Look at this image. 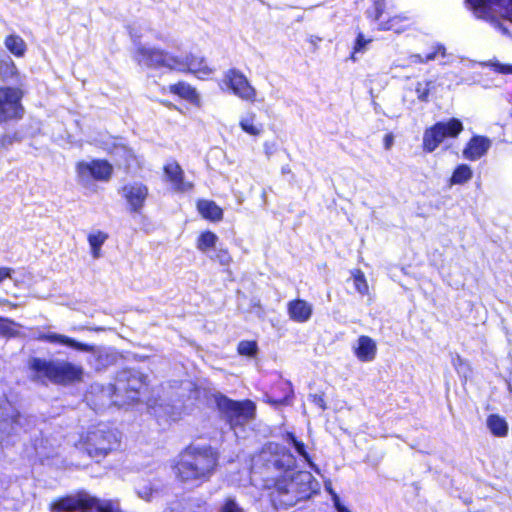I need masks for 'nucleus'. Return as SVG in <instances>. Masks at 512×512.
I'll use <instances>...</instances> for the list:
<instances>
[{
  "label": "nucleus",
  "instance_id": "nucleus-26",
  "mask_svg": "<svg viewBox=\"0 0 512 512\" xmlns=\"http://www.w3.org/2000/svg\"><path fill=\"white\" fill-rule=\"evenodd\" d=\"M197 208L202 217L210 221H220L223 217L222 209L213 201L200 200Z\"/></svg>",
  "mask_w": 512,
  "mask_h": 512
},
{
  "label": "nucleus",
  "instance_id": "nucleus-23",
  "mask_svg": "<svg viewBox=\"0 0 512 512\" xmlns=\"http://www.w3.org/2000/svg\"><path fill=\"white\" fill-rule=\"evenodd\" d=\"M461 130H426L423 137L424 149L434 151L446 137H456Z\"/></svg>",
  "mask_w": 512,
  "mask_h": 512
},
{
  "label": "nucleus",
  "instance_id": "nucleus-55",
  "mask_svg": "<svg viewBox=\"0 0 512 512\" xmlns=\"http://www.w3.org/2000/svg\"><path fill=\"white\" fill-rule=\"evenodd\" d=\"M290 172H291V170H290V168L288 166L282 167V173L283 174L290 173Z\"/></svg>",
  "mask_w": 512,
  "mask_h": 512
},
{
  "label": "nucleus",
  "instance_id": "nucleus-57",
  "mask_svg": "<svg viewBox=\"0 0 512 512\" xmlns=\"http://www.w3.org/2000/svg\"><path fill=\"white\" fill-rule=\"evenodd\" d=\"M326 490H327V491L330 493V495L332 496V492H334V491H333V489H332L331 487L326 486Z\"/></svg>",
  "mask_w": 512,
  "mask_h": 512
},
{
  "label": "nucleus",
  "instance_id": "nucleus-8",
  "mask_svg": "<svg viewBox=\"0 0 512 512\" xmlns=\"http://www.w3.org/2000/svg\"><path fill=\"white\" fill-rule=\"evenodd\" d=\"M23 96L24 91L19 86H0V124L23 118Z\"/></svg>",
  "mask_w": 512,
  "mask_h": 512
},
{
  "label": "nucleus",
  "instance_id": "nucleus-30",
  "mask_svg": "<svg viewBox=\"0 0 512 512\" xmlns=\"http://www.w3.org/2000/svg\"><path fill=\"white\" fill-rule=\"evenodd\" d=\"M472 176V169L466 164H461L457 166L456 169L454 170L450 179V183L451 185L464 184L468 182L472 178Z\"/></svg>",
  "mask_w": 512,
  "mask_h": 512
},
{
  "label": "nucleus",
  "instance_id": "nucleus-22",
  "mask_svg": "<svg viewBox=\"0 0 512 512\" xmlns=\"http://www.w3.org/2000/svg\"><path fill=\"white\" fill-rule=\"evenodd\" d=\"M167 89L169 93L193 105H198L200 102L196 89L185 81H178L174 84H170Z\"/></svg>",
  "mask_w": 512,
  "mask_h": 512
},
{
  "label": "nucleus",
  "instance_id": "nucleus-11",
  "mask_svg": "<svg viewBox=\"0 0 512 512\" xmlns=\"http://www.w3.org/2000/svg\"><path fill=\"white\" fill-rule=\"evenodd\" d=\"M115 389L125 393L126 403L136 402L147 389L146 377L137 371L124 372L122 378L117 381Z\"/></svg>",
  "mask_w": 512,
  "mask_h": 512
},
{
  "label": "nucleus",
  "instance_id": "nucleus-1",
  "mask_svg": "<svg viewBox=\"0 0 512 512\" xmlns=\"http://www.w3.org/2000/svg\"><path fill=\"white\" fill-rule=\"evenodd\" d=\"M263 466L268 473L274 471L281 475L270 479L273 484H267L271 490L270 498L275 508H288L299 501L306 500L315 492L316 482L311 473L294 472L295 458L284 447L276 443L267 444L253 458V468Z\"/></svg>",
  "mask_w": 512,
  "mask_h": 512
},
{
  "label": "nucleus",
  "instance_id": "nucleus-16",
  "mask_svg": "<svg viewBox=\"0 0 512 512\" xmlns=\"http://www.w3.org/2000/svg\"><path fill=\"white\" fill-rule=\"evenodd\" d=\"M37 339L40 341L49 342L52 344H60V345H66L73 349L83 351V352H93L94 346L86 343H81L76 341L73 338H70L63 334H58L54 332H47V333H40L37 336Z\"/></svg>",
  "mask_w": 512,
  "mask_h": 512
},
{
  "label": "nucleus",
  "instance_id": "nucleus-41",
  "mask_svg": "<svg viewBox=\"0 0 512 512\" xmlns=\"http://www.w3.org/2000/svg\"><path fill=\"white\" fill-rule=\"evenodd\" d=\"M0 332L5 335H13L16 333L14 322L0 318Z\"/></svg>",
  "mask_w": 512,
  "mask_h": 512
},
{
  "label": "nucleus",
  "instance_id": "nucleus-31",
  "mask_svg": "<svg viewBox=\"0 0 512 512\" xmlns=\"http://www.w3.org/2000/svg\"><path fill=\"white\" fill-rule=\"evenodd\" d=\"M386 9V0H371V6L366 9L365 15L370 21H379Z\"/></svg>",
  "mask_w": 512,
  "mask_h": 512
},
{
  "label": "nucleus",
  "instance_id": "nucleus-33",
  "mask_svg": "<svg viewBox=\"0 0 512 512\" xmlns=\"http://www.w3.org/2000/svg\"><path fill=\"white\" fill-rule=\"evenodd\" d=\"M434 88L432 80L419 81L416 83L415 92L420 102H428L431 90Z\"/></svg>",
  "mask_w": 512,
  "mask_h": 512
},
{
  "label": "nucleus",
  "instance_id": "nucleus-52",
  "mask_svg": "<svg viewBox=\"0 0 512 512\" xmlns=\"http://www.w3.org/2000/svg\"><path fill=\"white\" fill-rule=\"evenodd\" d=\"M308 41L313 46V49L316 50L318 47V43L322 41V38L319 36L312 35L309 37Z\"/></svg>",
  "mask_w": 512,
  "mask_h": 512
},
{
  "label": "nucleus",
  "instance_id": "nucleus-40",
  "mask_svg": "<svg viewBox=\"0 0 512 512\" xmlns=\"http://www.w3.org/2000/svg\"><path fill=\"white\" fill-rule=\"evenodd\" d=\"M488 65L496 73L504 75L512 74V65L510 64H503L498 61H494L490 62Z\"/></svg>",
  "mask_w": 512,
  "mask_h": 512
},
{
  "label": "nucleus",
  "instance_id": "nucleus-45",
  "mask_svg": "<svg viewBox=\"0 0 512 512\" xmlns=\"http://www.w3.org/2000/svg\"><path fill=\"white\" fill-rule=\"evenodd\" d=\"M241 128H255V114L249 113L239 122Z\"/></svg>",
  "mask_w": 512,
  "mask_h": 512
},
{
  "label": "nucleus",
  "instance_id": "nucleus-48",
  "mask_svg": "<svg viewBox=\"0 0 512 512\" xmlns=\"http://www.w3.org/2000/svg\"><path fill=\"white\" fill-rule=\"evenodd\" d=\"M332 501L337 512H347L348 509L341 503V500L336 492H332Z\"/></svg>",
  "mask_w": 512,
  "mask_h": 512
},
{
  "label": "nucleus",
  "instance_id": "nucleus-3",
  "mask_svg": "<svg viewBox=\"0 0 512 512\" xmlns=\"http://www.w3.org/2000/svg\"><path fill=\"white\" fill-rule=\"evenodd\" d=\"M30 377L34 381L56 384H67L80 381L83 377V368L63 359H44L32 357L28 360Z\"/></svg>",
  "mask_w": 512,
  "mask_h": 512
},
{
  "label": "nucleus",
  "instance_id": "nucleus-44",
  "mask_svg": "<svg viewBox=\"0 0 512 512\" xmlns=\"http://www.w3.org/2000/svg\"><path fill=\"white\" fill-rule=\"evenodd\" d=\"M18 138L16 137V133H5L0 138V148H7L9 145H11L14 141H17Z\"/></svg>",
  "mask_w": 512,
  "mask_h": 512
},
{
  "label": "nucleus",
  "instance_id": "nucleus-12",
  "mask_svg": "<svg viewBox=\"0 0 512 512\" xmlns=\"http://www.w3.org/2000/svg\"><path fill=\"white\" fill-rule=\"evenodd\" d=\"M224 83L239 98L247 102H255L256 89L250 84L248 78L238 69L231 68L224 75Z\"/></svg>",
  "mask_w": 512,
  "mask_h": 512
},
{
  "label": "nucleus",
  "instance_id": "nucleus-36",
  "mask_svg": "<svg viewBox=\"0 0 512 512\" xmlns=\"http://www.w3.org/2000/svg\"><path fill=\"white\" fill-rule=\"evenodd\" d=\"M287 441L293 445L296 452L303 457V459L310 463L309 455L305 449V445L302 441H299L295 438L293 434H287Z\"/></svg>",
  "mask_w": 512,
  "mask_h": 512
},
{
  "label": "nucleus",
  "instance_id": "nucleus-32",
  "mask_svg": "<svg viewBox=\"0 0 512 512\" xmlns=\"http://www.w3.org/2000/svg\"><path fill=\"white\" fill-rule=\"evenodd\" d=\"M217 240L218 236L215 233L211 231L203 232L197 239V249L206 253L216 245Z\"/></svg>",
  "mask_w": 512,
  "mask_h": 512
},
{
  "label": "nucleus",
  "instance_id": "nucleus-9",
  "mask_svg": "<svg viewBox=\"0 0 512 512\" xmlns=\"http://www.w3.org/2000/svg\"><path fill=\"white\" fill-rule=\"evenodd\" d=\"M218 407L225 414L231 428L235 430L236 435V428L248 423L254 417L255 413V405L249 400L236 402L226 397H221L218 400Z\"/></svg>",
  "mask_w": 512,
  "mask_h": 512
},
{
  "label": "nucleus",
  "instance_id": "nucleus-5",
  "mask_svg": "<svg viewBox=\"0 0 512 512\" xmlns=\"http://www.w3.org/2000/svg\"><path fill=\"white\" fill-rule=\"evenodd\" d=\"M119 433L105 424L88 430L82 446L91 457H104L119 446Z\"/></svg>",
  "mask_w": 512,
  "mask_h": 512
},
{
  "label": "nucleus",
  "instance_id": "nucleus-47",
  "mask_svg": "<svg viewBox=\"0 0 512 512\" xmlns=\"http://www.w3.org/2000/svg\"><path fill=\"white\" fill-rule=\"evenodd\" d=\"M137 494L144 500H149L153 494V489L150 486L144 485L143 488H137Z\"/></svg>",
  "mask_w": 512,
  "mask_h": 512
},
{
  "label": "nucleus",
  "instance_id": "nucleus-25",
  "mask_svg": "<svg viewBox=\"0 0 512 512\" xmlns=\"http://www.w3.org/2000/svg\"><path fill=\"white\" fill-rule=\"evenodd\" d=\"M5 48L16 58H22L27 52V44L17 34H9L4 39Z\"/></svg>",
  "mask_w": 512,
  "mask_h": 512
},
{
  "label": "nucleus",
  "instance_id": "nucleus-6",
  "mask_svg": "<svg viewBox=\"0 0 512 512\" xmlns=\"http://www.w3.org/2000/svg\"><path fill=\"white\" fill-rule=\"evenodd\" d=\"M27 418L7 399L0 400V449L12 445L25 428Z\"/></svg>",
  "mask_w": 512,
  "mask_h": 512
},
{
  "label": "nucleus",
  "instance_id": "nucleus-37",
  "mask_svg": "<svg viewBox=\"0 0 512 512\" xmlns=\"http://www.w3.org/2000/svg\"><path fill=\"white\" fill-rule=\"evenodd\" d=\"M237 350L240 355L254 356L257 352V343L255 341H241Z\"/></svg>",
  "mask_w": 512,
  "mask_h": 512
},
{
  "label": "nucleus",
  "instance_id": "nucleus-7",
  "mask_svg": "<svg viewBox=\"0 0 512 512\" xmlns=\"http://www.w3.org/2000/svg\"><path fill=\"white\" fill-rule=\"evenodd\" d=\"M77 182L90 188L95 181L108 182L113 174V166L103 159L81 160L75 165Z\"/></svg>",
  "mask_w": 512,
  "mask_h": 512
},
{
  "label": "nucleus",
  "instance_id": "nucleus-29",
  "mask_svg": "<svg viewBox=\"0 0 512 512\" xmlns=\"http://www.w3.org/2000/svg\"><path fill=\"white\" fill-rule=\"evenodd\" d=\"M107 239L108 234L99 230L88 235V242L94 259H99L101 257V247Z\"/></svg>",
  "mask_w": 512,
  "mask_h": 512
},
{
  "label": "nucleus",
  "instance_id": "nucleus-39",
  "mask_svg": "<svg viewBox=\"0 0 512 512\" xmlns=\"http://www.w3.org/2000/svg\"><path fill=\"white\" fill-rule=\"evenodd\" d=\"M429 128H463V126L459 119L451 118L448 121H438Z\"/></svg>",
  "mask_w": 512,
  "mask_h": 512
},
{
  "label": "nucleus",
  "instance_id": "nucleus-43",
  "mask_svg": "<svg viewBox=\"0 0 512 512\" xmlns=\"http://www.w3.org/2000/svg\"><path fill=\"white\" fill-rule=\"evenodd\" d=\"M215 260H217L221 265L227 266L232 261V258L227 250L220 249L215 254Z\"/></svg>",
  "mask_w": 512,
  "mask_h": 512
},
{
  "label": "nucleus",
  "instance_id": "nucleus-35",
  "mask_svg": "<svg viewBox=\"0 0 512 512\" xmlns=\"http://www.w3.org/2000/svg\"><path fill=\"white\" fill-rule=\"evenodd\" d=\"M57 143L62 147H72L77 144L75 136L69 130H61V133L55 137Z\"/></svg>",
  "mask_w": 512,
  "mask_h": 512
},
{
  "label": "nucleus",
  "instance_id": "nucleus-27",
  "mask_svg": "<svg viewBox=\"0 0 512 512\" xmlns=\"http://www.w3.org/2000/svg\"><path fill=\"white\" fill-rule=\"evenodd\" d=\"M486 426L495 437H505L509 426L506 419L498 414H491L486 419Z\"/></svg>",
  "mask_w": 512,
  "mask_h": 512
},
{
  "label": "nucleus",
  "instance_id": "nucleus-53",
  "mask_svg": "<svg viewBox=\"0 0 512 512\" xmlns=\"http://www.w3.org/2000/svg\"><path fill=\"white\" fill-rule=\"evenodd\" d=\"M312 401L319 406L321 409H325V402L321 396L313 395Z\"/></svg>",
  "mask_w": 512,
  "mask_h": 512
},
{
  "label": "nucleus",
  "instance_id": "nucleus-24",
  "mask_svg": "<svg viewBox=\"0 0 512 512\" xmlns=\"http://www.w3.org/2000/svg\"><path fill=\"white\" fill-rule=\"evenodd\" d=\"M163 512H210L206 501L201 498H190L183 502L174 503Z\"/></svg>",
  "mask_w": 512,
  "mask_h": 512
},
{
  "label": "nucleus",
  "instance_id": "nucleus-4",
  "mask_svg": "<svg viewBox=\"0 0 512 512\" xmlns=\"http://www.w3.org/2000/svg\"><path fill=\"white\" fill-rule=\"evenodd\" d=\"M77 509L82 512H122L117 502L99 500L85 492L67 496L51 505L54 512H72Z\"/></svg>",
  "mask_w": 512,
  "mask_h": 512
},
{
  "label": "nucleus",
  "instance_id": "nucleus-42",
  "mask_svg": "<svg viewBox=\"0 0 512 512\" xmlns=\"http://www.w3.org/2000/svg\"><path fill=\"white\" fill-rule=\"evenodd\" d=\"M221 511L222 512H244V510L232 498L226 499Z\"/></svg>",
  "mask_w": 512,
  "mask_h": 512
},
{
  "label": "nucleus",
  "instance_id": "nucleus-58",
  "mask_svg": "<svg viewBox=\"0 0 512 512\" xmlns=\"http://www.w3.org/2000/svg\"><path fill=\"white\" fill-rule=\"evenodd\" d=\"M247 131H248V132H251V134H253V135H256V134H257L256 132H257L258 130L251 129V130H247Z\"/></svg>",
  "mask_w": 512,
  "mask_h": 512
},
{
  "label": "nucleus",
  "instance_id": "nucleus-46",
  "mask_svg": "<svg viewBox=\"0 0 512 512\" xmlns=\"http://www.w3.org/2000/svg\"><path fill=\"white\" fill-rule=\"evenodd\" d=\"M148 407L153 409L154 413L157 416H161L162 415V411H163L164 414L168 413V406L167 405L164 406L162 403L161 404H157L156 402L148 401Z\"/></svg>",
  "mask_w": 512,
  "mask_h": 512
},
{
  "label": "nucleus",
  "instance_id": "nucleus-20",
  "mask_svg": "<svg viewBox=\"0 0 512 512\" xmlns=\"http://www.w3.org/2000/svg\"><path fill=\"white\" fill-rule=\"evenodd\" d=\"M354 353L360 361L371 362L376 357V342L368 336H360L354 347Z\"/></svg>",
  "mask_w": 512,
  "mask_h": 512
},
{
  "label": "nucleus",
  "instance_id": "nucleus-51",
  "mask_svg": "<svg viewBox=\"0 0 512 512\" xmlns=\"http://www.w3.org/2000/svg\"><path fill=\"white\" fill-rule=\"evenodd\" d=\"M383 143H384L385 149L389 150L393 146V143H394L393 135L392 134L385 135Z\"/></svg>",
  "mask_w": 512,
  "mask_h": 512
},
{
  "label": "nucleus",
  "instance_id": "nucleus-56",
  "mask_svg": "<svg viewBox=\"0 0 512 512\" xmlns=\"http://www.w3.org/2000/svg\"><path fill=\"white\" fill-rule=\"evenodd\" d=\"M458 363H459V365H462V363H463L462 359L459 356L456 358L454 365L457 367Z\"/></svg>",
  "mask_w": 512,
  "mask_h": 512
},
{
  "label": "nucleus",
  "instance_id": "nucleus-54",
  "mask_svg": "<svg viewBox=\"0 0 512 512\" xmlns=\"http://www.w3.org/2000/svg\"><path fill=\"white\" fill-rule=\"evenodd\" d=\"M506 383H507L509 392L512 394V371H511L509 377L507 378Z\"/></svg>",
  "mask_w": 512,
  "mask_h": 512
},
{
  "label": "nucleus",
  "instance_id": "nucleus-2",
  "mask_svg": "<svg viewBox=\"0 0 512 512\" xmlns=\"http://www.w3.org/2000/svg\"><path fill=\"white\" fill-rule=\"evenodd\" d=\"M217 466V456L210 447H188L174 465L176 477L184 483L199 486L208 481Z\"/></svg>",
  "mask_w": 512,
  "mask_h": 512
},
{
  "label": "nucleus",
  "instance_id": "nucleus-49",
  "mask_svg": "<svg viewBox=\"0 0 512 512\" xmlns=\"http://www.w3.org/2000/svg\"><path fill=\"white\" fill-rule=\"evenodd\" d=\"M14 270L10 267H0V283L12 277Z\"/></svg>",
  "mask_w": 512,
  "mask_h": 512
},
{
  "label": "nucleus",
  "instance_id": "nucleus-10",
  "mask_svg": "<svg viewBox=\"0 0 512 512\" xmlns=\"http://www.w3.org/2000/svg\"><path fill=\"white\" fill-rule=\"evenodd\" d=\"M134 60L138 65L149 69L172 70L173 55L160 48L138 46L134 52Z\"/></svg>",
  "mask_w": 512,
  "mask_h": 512
},
{
  "label": "nucleus",
  "instance_id": "nucleus-15",
  "mask_svg": "<svg viewBox=\"0 0 512 512\" xmlns=\"http://www.w3.org/2000/svg\"><path fill=\"white\" fill-rule=\"evenodd\" d=\"M164 174L174 191L183 193L192 190L193 184L185 180L184 172L177 162H168L164 166Z\"/></svg>",
  "mask_w": 512,
  "mask_h": 512
},
{
  "label": "nucleus",
  "instance_id": "nucleus-21",
  "mask_svg": "<svg viewBox=\"0 0 512 512\" xmlns=\"http://www.w3.org/2000/svg\"><path fill=\"white\" fill-rule=\"evenodd\" d=\"M491 142L483 136L473 137L467 147L463 150V156L468 160H477L481 158L489 149Z\"/></svg>",
  "mask_w": 512,
  "mask_h": 512
},
{
  "label": "nucleus",
  "instance_id": "nucleus-18",
  "mask_svg": "<svg viewBox=\"0 0 512 512\" xmlns=\"http://www.w3.org/2000/svg\"><path fill=\"white\" fill-rule=\"evenodd\" d=\"M289 318L297 323H306L313 313V306L303 299H295L287 304Z\"/></svg>",
  "mask_w": 512,
  "mask_h": 512
},
{
  "label": "nucleus",
  "instance_id": "nucleus-17",
  "mask_svg": "<svg viewBox=\"0 0 512 512\" xmlns=\"http://www.w3.org/2000/svg\"><path fill=\"white\" fill-rule=\"evenodd\" d=\"M414 25V20L405 15L397 14L389 17L388 19L381 21L378 24L377 29L379 31H392L396 34H401L409 31Z\"/></svg>",
  "mask_w": 512,
  "mask_h": 512
},
{
  "label": "nucleus",
  "instance_id": "nucleus-14",
  "mask_svg": "<svg viewBox=\"0 0 512 512\" xmlns=\"http://www.w3.org/2000/svg\"><path fill=\"white\" fill-rule=\"evenodd\" d=\"M172 70L190 73L208 71L205 59L193 53H188L183 57L173 55Z\"/></svg>",
  "mask_w": 512,
  "mask_h": 512
},
{
  "label": "nucleus",
  "instance_id": "nucleus-34",
  "mask_svg": "<svg viewBox=\"0 0 512 512\" xmlns=\"http://www.w3.org/2000/svg\"><path fill=\"white\" fill-rule=\"evenodd\" d=\"M351 277L357 292L362 295H366L368 293L369 287L364 273L359 269H355L351 272Z\"/></svg>",
  "mask_w": 512,
  "mask_h": 512
},
{
  "label": "nucleus",
  "instance_id": "nucleus-38",
  "mask_svg": "<svg viewBox=\"0 0 512 512\" xmlns=\"http://www.w3.org/2000/svg\"><path fill=\"white\" fill-rule=\"evenodd\" d=\"M372 42V39H366L363 35L362 32H359L356 36V39L354 41V45H353V51L352 53L355 54V53H359V52H362L363 50H365L367 44L371 43Z\"/></svg>",
  "mask_w": 512,
  "mask_h": 512
},
{
  "label": "nucleus",
  "instance_id": "nucleus-13",
  "mask_svg": "<svg viewBox=\"0 0 512 512\" xmlns=\"http://www.w3.org/2000/svg\"><path fill=\"white\" fill-rule=\"evenodd\" d=\"M121 195L125 199L130 212L140 213L148 198L149 189L144 183L133 181L122 187Z\"/></svg>",
  "mask_w": 512,
  "mask_h": 512
},
{
  "label": "nucleus",
  "instance_id": "nucleus-19",
  "mask_svg": "<svg viewBox=\"0 0 512 512\" xmlns=\"http://www.w3.org/2000/svg\"><path fill=\"white\" fill-rule=\"evenodd\" d=\"M21 80V73L13 59L5 53H0V81L17 85Z\"/></svg>",
  "mask_w": 512,
  "mask_h": 512
},
{
  "label": "nucleus",
  "instance_id": "nucleus-50",
  "mask_svg": "<svg viewBox=\"0 0 512 512\" xmlns=\"http://www.w3.org/2000/svg\"><path fill=\"white\" fill-rule=\"evenodd\" d=\"M283 385H284L285 390H286V395L283 398H281V399L275 400L274 401L275 403H280V404L285 403L288 400V398L290 397V395L293 393L291 385L289 383H283Z\"/></svg>",
  "mask_w": 512,
  "mask_h": 512
},
{
  "label": "nucleus",
  "instance_id": "nucleus-28",
  "mask_svg": "<svg viewBox=\"0 0 512 512\" xmlns=\"http://www.w3.org/2000/svg\"><path fill=\"white\" fill-rule=\"evenodd\" d=\"M445 55H446L445 46L441 43H434L427 53L413 54L411 56V58L414 63L426 64L430 61L435 60L438 56L445 57Z\"/></svg>",
  "mask_w": 512,
  "mask_h": 512
}]
</instances>
